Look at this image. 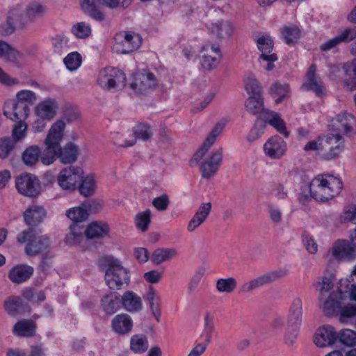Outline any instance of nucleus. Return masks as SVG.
Instances as JSON below:
<instances>
[{"label": "nucleus", "instance_id": "5", "mask_svg": "<svg viewBox=\"0 0 356 356\" xmlns=\"http://www.w3.org/2000/svg\"><path fill=\"white\" fill-rule=\"evenodd\" d=\"M124 73L115 67H106L99 70L97 76V83L103 89L111 90L112 89L121 90L126 83Z\"/></svg>", "mask_w": 356, "mask_h": 356}, {"label": "nucleus", "instance_id": "11", "mask_svg": "<svg viewBox=\"0 0 356 356\" xmlns=\"http://www.w3.org/2000/svg\"><path fill=\"white\" fill-rule=\"evenodd\" d=\"M83 172L79 167H69L63 169L58 177V185L67 191H74L77 183L83 178Z\"/></svg>", "mask_w": 356, "mask_h": 356}, {"label": "nucleus", "instance_id": "34", "mask_svg": "<svg viewBox=\"0 0 356 356\" xmlns=\"http://www.w3.org/2000/svg\"><path fill=\"white\" fill-rule=\"evenodd\" d=\"M24 300L19 296H11L6 299L4 308L6 312L13 316H15L24 310Z\"/></svg>", "mask_w": 356, "mask_h": 356}, {"label": "nucleus", "instance_id": "4", "mask_svg": "<svg viewBox=\"0 0 356 356\" xmlns=\"http://www.w3.org/2000/svg\"><path fill=\"white\" fill-rule=\"evenodd\" d=\"M17 241L21 243H26L24 248L27 255L33 257L48 250L51 248V241L46 235L40 234L33 227L20 232L17 237Z\"/></svg>", "mask_w": 356, "mask_h": 356}, {"label": "nucleus", "instance_id": "37", "mask_svg": "<svg viewBox=\"0 0 356 356\" xmlns=\"http://www.w3.org/2000/svg\"><path fill=\"white\" fill-rule=\"evenodd\" d=\"M46 12V8L39 2L33 1L27 4L25 9V16L31 22L42 17Z\"/></svg>", "mask_w": 356, "mask_h": 356}, {"label": "nucleus", "instance_id": "19", "mask_svg": "<svg viewBox=\"0 0 356 356\" xmlns=\"http://www.w3.org/2000/svg\"><path fill=\"white\" fill-rule=\"evenodd\" d=\"M314 341L321 348L332 346L337 341V332L332 325H323L317 330Z\"/></svg>", "mask_w": 356, "mask_h": 356}, {"label": "nucleus", "instance_id": "25", "mask_svg": "<svg viewBox=\"0 0 356 356\" xmlns=\"http://www.w3.org/2000/svg\"><path fill=\"white\" fill-rule=\"evenodd\" d=\"M111 327L118 334H128L133 327L132 319L127 314H118L112 319Z\"/></svg>", "mask_w": 356, "mask_h": 356}, {"label": "nucleus", "instance_id": "16", "mask_svg": "<svg viewBox=\"0 0 356 356\" xmlns=\"http://www.w3.org/2000/svg\"><path fill=\"white\" fill-rule=\"evenodd\" d=\"M332 255L339 261H351L356 259V249L347 240H337L331 249Z\"/></svg>", "mask_w": 356, "mask_h": 356}, {"label": "nucleus", "instance_id": "42", "mask_svg": "<svg viewBox=\"0 0 356 356\" xmlns=\"http://www.w3.org/2000/svg\"><path fill=\"white\" fill-rule=\"evenodd\" d=\"M289 85L282 84L279 81H275L270 88V94L276 97L275 102L276 104H280L289 93Z\"/></svg>", "mask_w": 356, "mask_h": 356}, {"label": "nucleus", "instance_id": "48", "mask_svg": "<svg viewBox=\"0 0 356 356\" xmlns=\"http://www.w3.org/2000/svg\"><path fill=\"white\" fill-rule=\"evenodd\" d=\"M146 298L154 316L159 321V296L152 286H149Z\"/></svg>", "mask_w": 356, "mask_h": 356}, {"label": "nucleus", "instance_id": "36", "mask_svg": "<svg viewBox=\"0 0 356 356\" xmlns=\"http://www.w3.org/2000/svg\"><path fill=\"white\" fill-rule=\"evenodd\" d=\"M264 118L266 121L276 129L278 132L283 134L285 137H288L289 133L286 131L285 122L278 113L268 110V111H266Z\"/></svg>", "mask_w": 356, "mask_h": 356}, {"label": "nucleus", "instance_id": "26", "mask_svg": "<svg viewBox=\"0 0 356 356\" xmlns=\"http://www.w3.org/2000/svg\"><path fill=\"white\" fill-rule=\"evenodd\" d=\"M211 211V204L210 202L202 203L189 221L187 227L188 231L193 232L207 220Z\"/></svg>", "mask_w": 356, "mask_h": 356}, {"label": "nucleus", "instance_id": "50", "mask_svg": "<svg viewBox=\"0 0 356 356\" xmlns=\"http://www.w3.org/2000/svg\"><path fill=\"white\" fill-rule=\"evenodd\" d=\"M68 39L63 35H56L51 38V44L54 52L61 54L68 49Z\"/></svg>", "mask_w": 356, "mask_h": 356}, {"label": "nucleus", "instance_id": "29", "mask_svg": "<svg viewBox=\"0 0 356 356\" xmlns=\"http://www.w3.org/2000/svg\"><path fill=\"white\" fill-rule=\"evenodd\" d=\"M45 213V210L42 207L33 205L25 211L24 219L26 225L33 227L42 221Z\"/></svg>", "mask_w": 356, "mask_h": 356}, {"label": "nucleus", "instance_id": "6", "mask_svg": "<svg viewBox=\"0 0 356 356\" xmlns=\"http://www.w3.org/2000/svg\"><path fill=\"white\" fill-rule=\"evenodd\" d=\"M258 49L261 52L259 60L263 67L270 71L275 65L273 63L277 60L276 54L274 51V43L272 38L267 35H261L257 40Z\"/></svg>", "mask_w": 356, "mask_h": 356}, {"label": "nucleus", "instance_id": "33", "mask_svg": "<svg viewBox=\"0 0 356 356\" xmlns=\"http://www.w3.org/2000/svg\"><path fill=\"white\" fill-rule=\"evenodd\" d=\"M281 37L287 44L296 43L301 36V31L293 24L284 26L280 31Z\"/></svg>", "mask_w": 356, "mask_h": 356}, {"label": "nucleus", "instance_id": "23", "mask_svg": "<svg viewBox=\"0 0 356 356\" xmlns=\"http://www.w3.org/2000/svg\"><path fill=\"white\" fill-rule=\"evenodd\" d=\"M302 303L299 298H296L292 302L288 316L287 327L289 328H298L302 324Z\"/></svg>", "mask_w": 356, "mask_h": 356}, {"label": "nucleus", "instance_id": "46", "mask_svg": "<svg viewBox=\"0 0 356 356\" xmlns=\"http://www.w3.org/2000/svg\"><path fill=\"white\" fill-rule=\"evenodd\" d=\"M152 212L150 209H146L143 212L138 213L135 217V223L138 229L142 232H145L149 227L151 221Z\"/></svg>", "mask_w": 356, "mask_h": 356}, {"label": "nucleus", "instance_id": "45", "mask_svg": "<svg viewBox=\"0 0 356 356\" xmlns=\"http://www.w3.org/2000/svg\"><path fill=\"white\" fill-rule=\"evenodd\" d=\"M19 56V53L16 49L5 41L0 40V57L15 62L18 59Z\"/></svg>", "mask_w": 356, "mask_h": 356}, {"label": "nucleus", "instance_id": "14", "mask_svg": "<svg viewBox=\"0 0 356 356\" xmlns=\"http://www.w3.org/2000/svg\"><path fill=\"white\" fill-rule=\"evenodd\" d=\"M222 162V149L219 148L207 157L201 163L200 170L202 178L209 179L218 171Z\"/></svg>", "mask_w": 356, "mask_h": 356}, {"label": "nucleus", "instance_id": "44", "mask_svg": "<svg viewBox=\"0 0 356 356\" xmlns=\"http://www.w3.org/2000/svg\"><path fill=\"white\" fill-rule=\"evenodd\" d=\"M314 286L319 291L318 300L321 302L325 297V293L333 288V280L331 277H323L320 281L314 283Z\"/></svg>", "mask_w": 356, "mask_h": 356}, {"label": "nucleus", "instance_id": "60", "mask_svg": "<svg viewBox=\"0 0 356 356\" xmlns=\"http://www.w3.org/2000/svg\"><path fill=\"white\" fill-rule=\"evenodd\" d=\"M225 122H218L213 128L209 136L207 137L204 142H206L208 145L211 146L216 140L217 137L222 133V130L225 128Z\"/></svg>", "mask_w": 356, "mask_h": 356}, {"label": "nucleus", "instance_id": "9", "mask_svg": "<svg viewBox=\"0 0 356 356\" xmlns=\"http://www.w3.org/2000/svg\"><path fill=\"white\" fill-rule=\"evenodd\" d=\"M342 286L343 284H341L337 291H333L327 298H324L321 302H319V306L325 316H333L339 314L343 300L347 298V291L342 290Z\"/></svg>", "mask_w": 356, "mask_h": 356}, {"label": "nucleus", "instance_id": "31", "mask_svg": "<svg viewBox=\"0 0 356 356\" xmlns=\"http://www.w3.org/2000/svg\"><path fill=\"white\" fill-rule=\"evenodd\" d=\"M43 152L38 145H31L27 147L22 153V159L23 163L29 167L35 165L41 159Z\"/></svg>", "mask_w": 356, "mask_h": 356}, {"label": "nucleus", "instance_id": "30", "mask_svg": "<svg viewBox=\"0 0 356 356\" xmlns=\"http://www.w3.org/2000/svg\"><path fill=\"white\" fill-rule=\"evenodd\" d=\"M121 305V298L114 294L104 296L101 300V307L103 311L108 315L115 313Z\"/></svg>", "mask_w": 356, "mask_h": 356}, {"label": "nucleus", "instance_id": "10", "mask_svg": "<svg viewBox=\"0 0 356 356\" xmlns=\"http://www.w3.org/2000/svg\"><path fill=\"white\" fill-rule=\"evenodd\" d=\"M16 188L19 193L29 197H35L41 191L39 179L29 173L22 175L17 178Z\"/></svg>", "mask_w": 356, "mask_h": 356}, {"label": "nucleus", "instance_id": "28", "mask_svg": "<svg viewBox=\"0 0 356 356\" xmlns=\"http://www.w3.org/2000/svg\"><path fill=\"white\" fill-rule=\"evenodd\" d=\"M134 137L130 140L124 142L122 145V147H131L133 146L137 139L143 141L148 140L152 136L153 131L151 126L147 123H140L134 128Z\"/></svg>", "mask_w": 356, "mask_h": 356}, {"label": "nucleus", "instance_id": "40", "mask_svg": "<svg viewBox=\"0 0 356 356\" xmlns=\"http://www.w3.org/2000/svg\"><path fill=\"white\" fill-rule=\"evenodd\" d=\"M343 69L346 74L350 76L345 80V86L349 90H356V58H354L351 62L346 63Z\"/></svg>", "mask_w": 356, "mask_h": 356}, {"label": "nucleus", "instance_id": "21", "mask_svg": "<svg viewBox=\"0 0 356 356\" xmlns=\"http://www.w3.org/2000/svg\"><path fill=\"white\" fill-rule=\"evenodd\" d=\"M58 108V104L55 99L47 98L39 102L35 110L38 117L51 120L55 117Z\"/></svg>", "mask_w": 356, "mask_h": 356}, {"label": "nucleus", "instance_id": "2", "mask_svg": "<svg viewBox=\"0 0 356 356\" xmlns=\"http://www.w3.org/2000/svg\"><path fill=\"white\" fill-rule=\"evenodd\" d=\"M343 187L341 180L330 175H318L310 182V197L317 201L326 202L338 195Z\"/></svg>", "mask_w": 356, "mask_h": 356}, {"label": "nucleus", "instance_id": "39", "mask_svg": "<svg viewBox=\"0 0 356 356\" xmlns=\"http://www.w3.org/2000/svg\"><path fill=\"white\" fill-rule=\"evenodd\" d=\"M177 254V252L173 248H158L156 249L151 257V261L156 265L168 261Z\"/></svg>", "mask_w": 356, "mask_h": 356}, {"label": "nucleus", "instance_id": "41", "mask_svg": "<svg viewBox=\"0 0 356 356\" xmlns=\"http://www.w3.org/2000/svg\"><path fill=\"white\" fill-rule=\"evenodd\" d=\"M149 343L147 338L143 334H135L131 337L130 348L137 354H142L147 350Z\"/></svg>", "mask_w": 356, "mask_h": 356}, {"label": "nucleus", "instance_id": "63", "mask_svg": "<svg viewBox=\"0 0 356 356\" xmlns=\"http://www.w3.org/2000/svg\"><path fill=\"white\" fill-rule=\"evenodd\" d=\"M211 146L208 145L206 142H204L202 145L198 149V150L193 155V159L191 161V165L193 163L197 164L200 160L204 157L206 153L208 152Z\"/></svg>", "mask_w": 356, "mask_h": 356}, {"label": "nucleus", "instance_id": "7", "mask_svg": "<svg viewBox=\"0 0 356 356\" xmlns=\"http://www.w3.org/2000/svg\"><path fill=\"white\" fill-rule=\"evenodd\" d=\"M114 49L122 54H129L138 49L142 42L140 35L135 32H120L115 35Z\"/></svg>", "mask_w": 356, "mask_h": 356}, {"label": "nucleus", "instance_id": "18", "mask_svg": "<svg viewBox=\"0 0 356 356\" xmlns=\"http://www.w3.org/2000/svg\"><path fill=\"white\" fill-rule=\"evenodd\" d=\"M286 143L280 136H273L264 144L265 154L272 159H279L286 151Z\"/></svg>", "mask_w": 356, "mask_h": 356}, {"label": "nucleus", "instance_id": "49", "mask_svg": "<svg viewBox=\"0 0 356 356\" xmlns=\"http://www.w3.org/2000/svg\"><path fill=\"white\" fill-rule=\"evenodd\" d=\"M236 280L234 277L221 278L217 280L216 288L219 292L232 293L236 287Z\"/></svg>", "mask_w": 356, "mask_h": 356}, {"label": "nucleus", "instance_id": "54", "mask_svg": "<svg viewBox=\"0 0 356 356\" xmlns=\"http://www.w3.org/2000/svg\"><path fill=\"white\" fill-rule=\"evenodd\" d=\"M245 89L250 96H261V87L254 76L248 77Z\"/></svg>", "mask_w": 356, "mask_h": 356}, {"label": "nucleus", "instance_id": "52", "mask_svg": "<svg viewBox=\"0 0 356 356\" xmlns=\"http://www.w3.org/2000/svg\"><path fill=\"white\" fill-rule=\"evenodd\" d=\"M63 61L69 70L74 71L80 67L81 64V56L78 52L74 51L70 53L64 58Z\"/></svg>", "mask_w": 356, "mask_h": 356}, {"label": "nucleus", "instance_id": "58", "mask_svg": "<svg viewBox=\"0 0 356 356\" xmlns=\"http://www.w3.org/2000/svg\"><path fill=\"white\" fill-rule=\"evenodd\" d=\"M152 203L156 210L159 211H164L168 208L170 200L168 195L166 193H163L154 198Z\"/></svg>", "mask_w": 356, "mask_h": 356}, {"label": "nucleus", "instance_id": "8", "mask_svg": "<svg viewBox=\"0 0 356 356\" xmlns=\"http://www.w3.org/2000/svg\"><path fill=\"white\" fill-rule=\"evenodd\" d=\"M289 273L286 268H280L269 271L261 275L244 283L241 288V291L249 293L265 285L269 284L276 280L285 277Z\"/></svg>", "mask_w": 356, "mask_h": 356}, {"label": "nucleus", "instance_id": "1", "mask_svg": "<svg viewBox=\"0 0 356 356\" xmlns=\"http://www.w3.org/2000/svg\"><path fill=\"white\" fill-rule=\"evenodd\" d=\"M65 123L58 120L54 122L46 138V148L43 151L41 161L44 165H49L59 159L64 164L74 163L77 159L78 147L72 143L67 144L63 149L60 147V143L63 137V131Z\"/></svg>", "mask_w": 356, "mask_h": 356}, {"label": "nucleus", "instance_id": "59", "mask_svg": "<svg viewBox=\"0 0 356 356\" xmlns=\"http://www.w3.org/2000/svg\"><path fill=\"white\" fill-rule=\"evenodd\" d=\"M264 124L262 122H257L249 131L247 139L250 142L257 140L264 134Z\"/></svg>", "mask_w": 356, "mask_h": 356}, {"label": "nucleus", "instance_id": "56", "mask_svg": "<svg viewBox=\"0 0 356 356\" xmlns=\"http://www.w3.org/2000/svg\"><path fill=\"white\" fill-rule=\"evenodd\" d=\"M17 102H22L26 105L33 104L37 100L36 95L29 90H22L17 93Z\"/></svg>", "mask_w": 356, "mask_h": 356}, {"label": "nucleus", "instance_id": "35", "mask_svg": "<svg viewBox=\"0 0 356 356\" xmlns=\"http://www.w3.org/2000/svg\"><path fill=\"white\" fill-rule=\"evenodd\" d=\"M245 107L248 112L252 115L263 113L265 115L266 111H268L264 108L262 96H250L246 100Z\"/></svg>", "mask_w": 356, "mask_h": 356}, {"label": "nucleus", "instance_id": "51", "mask_svg": "<svg viewBox=\"0 0 356 356\" xmlns=\"http://www.w3.org/2000/svg\"><path fill=\"white\" fill-rule=\"evenodd\" d=\"M90 26L84 22H79L74 24L71 29L72 33L78 38H86L91 34Z\"/></svg>", "mask_w": 356, "mask_h": 356}, {"label": "nucleus", "instance_id": "15", "mask_svg": "<svg viewBox=\"0 0 356 356\" xmlns=\"http://www.w3.org/2000/svg\"><path fill=\"white\" fill-rule=\"evenodd\" d=\"M157 84L153 73H137L134 75L130 88L136 93L144 94L153 90Z\"/></svg>", "mask_w": 356, "mask_h": 356}, {"label": "nucleus", "instance_id": "47", "mask_svg": "<svg viewBox=\"0 0 356 356\" xmlns=\"http://www.w3.org/2000/svg\"><path fill=\"white\" fill-rule=\"evenodd\" d=\"M348 346H354L356 345V332L344 329L337 332V341Z\"/></svg>", "mask_w": 356, "mask_h": 356}, {"label": "nucleus", "instance_id": "3", "mask_svg": "<svg viewBox=\"0 0 356 356\" xmlns=\"http://www.w3.org/2000/svg\"><path fill=\"white\" fill-rule=\"evenodd\" d=\"M99 266L105 272V281L111 289L118 290L124 285H128L129 282L128 271L118 259L106 256L99 260Z\"/></svg>", "mask_w": 356, "mask_h": 356}, {"label": "nucleus", "instance_id": "38", "mask_svg": "<svg viewBox=\"0 0 356 356\" xmlns=\"http://www.w3.org/2000/svg\"><path fill=\"white\" fill-rule=\"evenodd\" d=\"M108 233V227L105 223L92 222L86 229V235L88 238H102Z\"/></svg>", "mask_w": 356, "mask_h": 356}, {"label": "nucleus", "instance_id": "43", "mask_svg": "<svg viewBox=\"0 0 356 356\" xmlns=\"http://www.w3.org/2000/svg\"><path fill=\"white\" fill-rule=\"evenodd\" d=\"M81 184L79 186V192L85 197L92 195L95 190L96 182L92 175H88L81 179Z\"/></svg>", "mask_w": 356, "mask_h": 356}, {"label": "nucleus", "instance_id": "22", "mask_svg": "<svg viewBox=\"0 0 356 356\" xmlns=\"http://www.w3.org/2000/svg\"><path fill=\"white\" fill-rule=\"evenodd\" d=\"M34 269L27 264L17 265L8 273L9 279L16 284L25 282L33 275Z\"/></svg>", "mask_w": 356, "mask_h": 356}, {"label": "nucleus", "instance_id": "53", "mask_svg": "<svg viewBox=\"0 0 356 356\" xmlns=\"http://www.w3.org/2000/svg\"><path fill=\"white\" fill-rule=\"evenodd\" d=\"M67 216L74 222H82L88 218L87 211L81 207H74L67 211Z\"/></svg>", "mask_w": 356, "mask_h": 356}, {"label": "nucleus", "instance_id": "20", "mask_svg": "<svg viewBox=\"0 0 356 356\" xmlns=\"http://www.w3.org/2000/svg\"><path fill=\"white\" fill-rule=\"evenodd\" d=\"M316 66L312 64L306 74V81L302 87L307 90H312L318 96H323L325 94V88L323 81L316 74Z\"/></svg>", "mask_w": 356, "mask_h": 356}, {"label": "nucleus", "instance_id": "27", "mask_svg": "<svg viewBox=\"0 0 356 356\" xmlns=\"http://www.w3.org/2000/svg\"><path fill=\"white\" fill-rule=\"evenodd\" d=\"M36 324L31 319H22L17 321L13 328V333L20 337L30 338L35 336Z\"/></svg>", "mask_w": 356, "mask_h": 356}, {"label": "nucleus", "instance_id": "24", "mask_svg": "<svg viewBox=\"0 0 356 356\" xmlns=\"http://www.w3.org/2000/svg\"><path fill=\"white\" fill-rule=\"evenodd\" d=\"M124 309L130 313H136L143 309L141 298L132 291H127L121 298Z\"/></svg>", "mask_w": 356, "mask_h": 356}, {"label": "nucleus", "instance_id": "57", "mask_svg": "<svg viewBox=\"0 0 356 356\" xmlns=\"http://www.w3.org/2000/svg\"><path fill=\"white\" fill-rule=\"evenodd\" d=\"M15 147L13 141L8 138L0 139V158L6 159Z\"/></svg>", "mask_w": 356, "mask_h": 356}, {"label": "nucleus", "instance_id": "32", "mask_svg": "<svg viewBox=\"0 0 356 356\" xmlns=\"http://www.w3.org/2000/svg\"><path fill=\"white\" fill-rule=\"evenodd\" d=\"M211 32L219 38H228L232 35L233 26L227 21L212 23L209 27Z\"/></svg>", "mask_w": 356, "mask_h": 356}, {"label": "nucleus", "instance_id": "55", "mask_svg": "<svg viewBox=\"0 0 356 356\" xmlns=\"http://www.w3.org/2000/svg\"><path fill=\"white\" fill-rule=\"evenodd\" d=\"M339 320L341 323H347L350 318L356 316V303L341 306L339 311Z\"/></svg>", "mask_w": 356, "mask_h": 356}, {"label": "nucleus", "instance_id": "64", "mask_svg": "<svg viewBox=\"0 0 356 356\" xmlns=\"http://www.w3.org/2000/svg\"><path fill=\"white\" fill-rule=\"evenodd\" d=\"M341 42H348L356 38V26L348 28L338 35Z\"/></svg>", "mask_w": 356, "mask_h": 356}, {"label": "nucleus", "instance_id": "62", "mask_svg": "<svg viewBox=\"0 0 356 356\" xmlns=\"http://www.w3.org/2000/svg\"><path fill=\"white\" fill-rule=\"evenodd\" d=\"M211 146L208 145L206 142H204L202 145L198 149V150L193 155V159L191 161V165L193 163L197 164L200 160L204 157L206 153L208 152Z\"/></svg>", "mask_w": 356, "mask_h": 356}, {"label": "nucleus", "instance_id": "13", "mask_svg": "<svg viewBox=\"0 0 356 356\" xmlns=\"http://www.w3.org/2000/svg\"><path fill=\"white\" fill-rule=\"evenodd\" d=\"M222 57L221 51L218 45L207 43L201 49L200 63L203 68L211 70L216 68Z\"/></svg>", "mask_w": 356, "mask_h": 356}, {"label": "nucleus", "instance_id": "12", "mask_svg": "<svg viewBox=\"0 0 356 356\" xmlns=\"http://www.w3.org/2000/svg\"><path fill=\"white\" fill-rule=\"evenodd\" d=\"M29 106L15 99H8L3 105V115L13 121L22 122L29 115Z\"/></svg>", "mask_w": 356, "mask_h": 356}, {"label": "nucleus", "instance_id": "61", "mask_svg": "<svg viewBox=\"0 0 356 356\" xmlns=\"http://www.w3.org/2000/svg\"><path fill=\"white\" fill-rule=\"evenodd\" d=\"M15 26L13 19L8 17L6 22L0 24V34L3 36L10 35L14 33Z\"/></svg>", "mask_w": 356, "mask_h": 356}, {"label": "nucleus", "instance_id": "17", "mask_svg": "<svg viewBox=\"0 0 356 356\" xmlns=\"http://www.w3.org/2000/svg\"><path fill=\"white\" fill-rule=\"evenodd\" d=\"M322 148L328 151L323 154V158L330 160L337 156L344 148V139L339 134H330L323 138Z\"/></svg>", "mask_w": 356, "mask_h": 356}]
</instances>
